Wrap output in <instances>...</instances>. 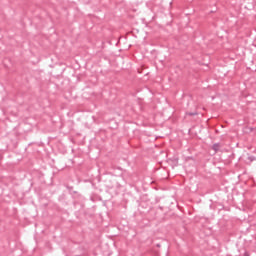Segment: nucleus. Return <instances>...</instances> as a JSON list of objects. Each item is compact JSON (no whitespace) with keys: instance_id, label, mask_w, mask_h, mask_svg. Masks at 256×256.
<instances>
[{"instance_id":"nucleus-3","label":"nucleus","mask_w":256,"mask_h":256,"mask_svg":"<svg viewBox=\"0 0 256 256\" xmlns=\"http://www.w3.org/2000/svg\"><path fill=\"white\" fill-rule=\"evenodd\" d=\"M190 116L197 115V113H189Z\"/></svg>"},{"instance_id":"nucleus-2","label":"nucleus","mask_w":256,"mask_h":256,"mask_svg":"<svg viewBox=\"0 0 256 256\" xmlns=\"http://www.w3.org/2000/svg\"><path fill=\"white\" fill-rule=\"evenodd\" d=\"M248 161H249V163H253V161H256V157L255 156H249Z\"/></svg>"},{"instance_id":"nucleus-1","label":"nucleus","mask_w":256,"mask_h":256,"mask_svg":"<svg viewBox=\"0 0 256 256\" xmlns=\"http://www.w3.org/2000/svg\"><path fill=\"white\" fill-rule=\"evenodd\" d=\"M212 149L215 153H218V151H220L221 149V144L220 143H215L212 145Z\"/></svg>"},{"instance_id":"nucleus-4","label":"nucleus","mask_w":256,"mask_h":256,"mask_svg":"<svg viewBox=\"0 0 256 256\" xmlns=\"http://www.w3.org/2000/svg\"><path fill=\"white\" fill-rule=\"evenodd\" d=\"M244 256H249V254L246 252V253H244Z\"/></svg>"},{"instance_id":"nucleus-5","label":"nucleus","mask_w":256,"mask_h":256,"mask_svg":"<svg viewBox=\"0 0 256 256\" xmlns=\"http://www.w3.org/2000/svg\"><path fill=\"white\" fill-rule=\"evenodd\" d=\"M157 247H161V245L158 244Z\"/></svg>"}]
</instances>
